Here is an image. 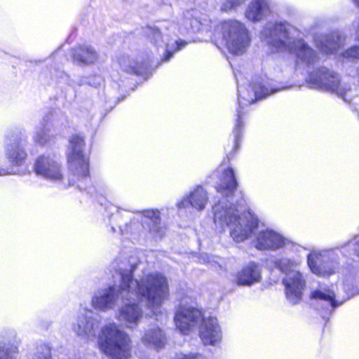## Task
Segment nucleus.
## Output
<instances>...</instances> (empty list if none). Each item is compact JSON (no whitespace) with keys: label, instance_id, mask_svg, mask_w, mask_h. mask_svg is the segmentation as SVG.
I'll list each match as a JSON object with an SVG mask.
<instances>
[{"label":"nucleus","instance_id":"17","mask_svg":"<svg viewBox=\"0 0 359 359\" xmlns=\"http://www.w3.org/2000/svg\"><path fill=\"white\" fill-rule=\"evenodd\" d=\"M160 211L158 210H145L140 216L142 222V227L148 233L149 238L157 241L165 234V228L161 225Z\"/></svg>","mask_w":359,"mask_h":359},{"label":"nucleus","instance_id":"25","mask_svg":"<svg viewBox=\"0 0 359 359\" xmlns=\"http://www.w3.org/2000/svg\"><path fill=\"white\" fill-rule=\"evenodd\" d=\"M141 341L147 347L159 350L164 347L166 338L165 333L159 327L152 326L142 334Z\"/></svg>","mask_w":359,"mask_h":359},{"label":"nucleus","instance_id":"22","mask_svg":"<svg viewBox=\"0 0 359 359\" xmlns=\"http://www.w3.org/2000/svg\"><path fill=\"white\" fill-rule=\"evenodd\" d=\"M273 8L271 0H252L245 11V17L252 22H259L269 16Z\"/></svg>","mask_w":359,"mask_h":359},{"label":"nucleus","instance_id":"28","mask_svg":"<svg viewBox=\"0 0 359 359\" xmlns=\"http://www.w3.org/2000/svg\"><path fill=\"white\" fill-rule=\"evenodd\" d=\"M74 60L79 64H93L97 60V54L94 48L88 45L74 50Z\"/></svg>","mask_w":359,"mask_h":359},{"label":"nucleus","instance_id":"5","mask_svg":"<svg viewBox=\"0 0 359 359\" xmlns=\"http://www.w3.org/2000/svg\"><path fill=\"white\" fill-rule=\"evenodd\" d=\"M98 344L111 359H129L130 357V339L115 323H109L102 327Z\"/></svg>","mask_w":359,"mask_h":359},{"label":"nucleus","instance_id":"39","mask_svg":"<svg viewBox=\"0 0 359 359\" xmlns=\"http://www.w3.org/2000/svg\"><path fill=\"white\" fill-rule=\"evenodd\" d=\"M14 172L13 170H6L5 169L1 168L0 169V175H6L8 174H13Z\"/></svg>","mask_w":359,"mask_h":359},{"label":"nucleus","instance_id":"4","mask_svg":"<svg viewBox=\"0 0 359 359\" xmlns=\"http://www.w3.org/2000/svg\"><path fill=\"white\" fill-rule=\"evenodd\" d=\"M285 88L286 87L284 86L274 87L269 80L264 79L256 82L253 86L250 87V92L244 87L238 86V102L239 107L237 109V119L233 130L234 135V151L237 150L239 146V139L243 126L242 116L244 112L242 110L244 107L254 103L257 100L265 98L271 94Z\"/></svg>","mask_w":359,"mask_h":359},{"label":"nucleus","instance_id":"12","mask_svg":"<svg viewBox=\"0 0 359 359\" xmlns=\"http://www.w3.org/2000/svg\"><path fill=\"white\" fill-rule=\"evenodd\" d=\"M187 299L184 297L181 300L175 316V325L183 334H187L191 329L199 325L204 318L201 311L193 306H187Z\"/></svg>","mask_w":359,"mask_h":359},{"label":"nucleus","instance_id":"34","mask_svg":"<svg viewBox=\"0 0 359 359\" xmlns=\"http://www.w3.org/2000/svg\"><path fill=\"white\" fill-rule=\"evenodd\" d=\"M215 259L216 260H215L214 257H210L208 255H205L201 256V257L200 258V262L203 263H207L210 266V267L217 269V267L221 266L219 264V261L221 260V259L219 257H216Z\"/></svg>","mask_w":359,"mask_h":359},{"label":"nucleus","instance_id":"42","mask_svg":"<svg viewBox=\"0 0 359 359\" xmlns=\"http://www.w3.org/2000/svg\"><path fill=\"white\" fill-rule=\"evenodd\" d=\"M357 78H358V80L359 81V68L357 70Z\"/></svg>","mask_w":359,"mask_h":359},{"label":"nucleus","instance_id":"45","mask_svg":"<svg viewBox=\"0 0 359 359\" xmlns=\"http://www.w3.org/2000/svg\"><path fill=\"white\" fill-rule=\"evenodd\" d=\"M116 263H114V265H116ZM114 268L115 269V268H116V266H114Z\"/></svg>","mask_w":359,"mask_h":359},{"label":"nucleus","instance_id":"21","mask_svg":"<svg viewBox=\"0 0 359 359\" xmlns=\"http://www.w3.org/2000/svg\"><path fill=\"white\" fill-rule=\"evenodd\" d=\"M261 273L259 264L251 262L236 273L235 282L240 286H251L261 281Z\"/></svg>","mask_w":359,"mask_h":359},{"label":"nucleus","instance_id":"3","mask_svg":"<svg viewBox=\"0 0 359 359\" xmlns=\"http://www.w3.org/2000/svg\"><path fill=\"white\" fill-rule=\"evenodd\" d=\"M299 31L287 22L269 23L261 32V39L271 52L292 53L298 66L313 67L318 60L316 51L299 39Z\"/></svg>","mask_w":359,"mask_h":359},{"label":"nucleus","instance_id":"40","mask_svg":"<svg viewBox=\"0 0 359 359\" xmlns=\"http://www.w3.org/2000/svg\"><path fill=\"white\" fill-rule=\"evenodd\" d=\"M354 26L356 28V31H355L356 37L359 40V20L354 22Z\"/></svg>","mask_w":359,"mask_h":359},{"label":"nucleus","instance_id":"7","mask_svg":"<svg viewBox=\"0 0 359 359\" xmlns=\"http://www.w3.org/2000/svg\"><path fill=\"white\" fill-rule=\"evenodd\" d=\"M216 35H221L229 52L233 55L243 54L250 45V37L245 27L237 20H225L217 25Z\"/></svg>","mask_w":359,"mask_h":359},{"label":"nucleus","instance_id":"26","mask_svg":"<svg viewBox=\"0 0 359 359\" xmlns=\"http://www.w3.org/2000/svg\"><path fill=\"white\" fill-rule=\"evenodd\" d=\"M5 154L13 166H21L27 156L24 144L16 140L6 146Z\"/></svg>","mask_w":359,"mask_h":359},{"label":"nucleus","instance_id":"20","mask_svg":"<svg viewBox=\"0 0 359 359\" xmlns=\"http://www.w3.org/2000/svg\"><path fill=\"white\" fill-rule=\"evenodd\" d=\"M209 198L208 192L201 186H197L190 191L189 194L184 196L177 203L179 209L186 208L191 206L197 211H203L208 203Z\"/></svg>","mask_w":359,"mask_h":359},{"label":"nucleus","instance_id":"10","mask_svg":"<svg viewBox=\"0 0 359 359\" xmlns=\"http://www.w3.org/2000/svg\"><path fill=\"white\" fill-rule=\"evenodd\" d=\"M84 147L83 137L73 135L69 140L67 161L74 175L87 180L89 177V158L83 151Z\"/></svg>","mask_w":359,"mask_h":359},{"label":"nucleus","instance_id":"14","mask_svg":"<svg viewBox=\"0 0 359 359\" xmlns=\"http://www.w3.org/2000/svg\"><path fill=\"white\" fill-rule=\"evenodd\" d=\"M293 243L278 232L266 229L259 231L254 240L255 247L260 250L276 251L293 246Z\"/></svg>","mask_w":359,"mask_h":359},{"label":"nucleus","instance_id":"18","mask_svg":"<svg viewBox=\"0 0 359 359\" xmlns=\"http://www.w3.org/2000/svg\"><path fill=\"white\" fill-rule=\"evenodd\" d=\"M353 296V294L347 292L346 298H341L339 293H336L334 286L331 287L326 286H320V287L311 294V298L319 301L323 304L327 310H333L336 307L341 305L346 299Z\"/></svg>","mask_w":359,"mask_h":359},{"label":"nucleus","instance_id":"35","mask_svg":"<svg viewBox=\"0 0 359 359\" xmlns=\"http://www.w3.org/2000/svg\"><path fill=\"white\" fill-rule=\"evenodd\" d=\"M346 245L353 251L355 255L359 257V234L355 236Z\"/></svg>","mask_w":359,"mask_h":359},{"label":"nucleus","instance_id":"23","mask_svg":"<svg viewBox=\"0 0 359 359\" xmlns=\"http://www.w3.org/2000/svg\"><path fill=\"white\" fill-rule=\"evenodd\" d=\"M317 48L323 53L332 54L337 53L344 45V37L339 33L321 34L314 39Z\"/></svg>","mask_w":359,"mask_h":359},{"label":"nucleus","instance_id":"24","mask_svg":"<svg viewBox=\"0 0 359 359\" xmlns=\"http://www.w3.org/2000/svg\"><path fill=\"white\" fill-rule=\"evenodd\" d=\"M183 25L185 30L191 29L193 32H211L212 21L207 17L198 18L197 11H187L184 14Z\"/></svg>","mask_w":359,"mask_h":359},{"label":"nucleus","instance_id":"38","mask_svg":"<svg viewBox=\"0 0 359 359\" xmlns=\"http://www.w3.org/2000/svg\"><path fill=\"white\" fill-rule=\"evenodd\" d=\"M88 79H89L88 77H81L77 81L76 84L79 86L88 85Z\"/></svg>","mask_w":359,"mask_h":359},{"label":"nucleus","instance_id":"37","mask_svg":"<svg viewBox=\"0 0 359 359\" xmlns=\"http://www.w3.org/2000/svg\"><path fill=\"white\" fill-rule=\"evenodd\" d=\"M88 86L92 87H97L100 84V81L101 80L100 77L98 76H93L92 77H88Z\"/></svg>","mask_w":359,"mask_h":359},{"label":"nucleus","instance_id":"11","mask_svg":"<svg viewBox=\"0 0 359 359\" xmlns=\"http://www.w3.org/2000/svg\"><path fill=\"white\" fill-rule=\"evenodd\" d=\"M33 168L36 176L50 182L62 183L65 179L62 163L54 155L39 156Z\"/></svg>","mask_w":359,"mask_h":359},{"label":"nucleus","instance_id":"16","mask_svg":"<svg viewBox=\"0 0 359 359\" xmlns=\"http://www.w3.org/2000/svg\"><path fill=\"white\" fill-rule=\"evenodd\" d=\"M119 297L120 285L118 289L115 285H111L95 292L92 297L91 304L95 309L107 311L117 305Z\"/></svg>","mask_w":359,"mask_h":359},{"label":"nucleus","instance_id":"9","mask_svg":"<svg viewBox=\"0 0 359 359\" xmlns=\"http://www.w3.org/2000/svg\"><path fill=\"white\" fill-rule=\"evenodd\" d=\"M175 28L174 24H170L168 27L159 29L156 27H149L145 33L150 42L157 48H165V53L162 58L163 62H168L173 55L184 48L187 42L182 40H175L170 38L168 32H173Z\"/></svg>","mask_w":359,"mask_h":359},{"label":"nucleus","instance_id":"13","mask_svg":"<svg viewBox=\"0 0 359 359\" xmlns=\"http://www.w3.org/2000/svg\"><path fill=\"white\" fill-rule=\"evenodd\" d=\"M101 318L92 310L82 309L76 322L72 324V330L79 336L94 339L100 327Z\"/></svg>","mask_w":359,"mask_h":359},{"label":"nucleus","instance_id":"29","mask_svg":"<svg viewBox=\"0 0 359 359\" xmlns=\"http://www.w3.org/2000/svg\"><path fill=\"white\" fill-rule=\"evenodd\" d=\"M270 262L273 264L276 269L284 273L285 276L292 271H297V268L300 264L298 260L287 257L274 258Z\"/></svg>","mask_w":359,"mask_h":359},{"label":"nucleus","instance_id":"6","mask_svg":"<svg viewBox=\"0 0 359 359\" xmlns=\"http://www.w3.org/2000/svg\"><path fill=\"white\" fill-rule=\"evenodd\" d=\"M306 83L309 88L331 92L345 102H351V89L349 85L341 83L339 75L326 67H320L309 72Z\"/></svg>","mask_w":359,"mask_h":359},{"label":"nucleus","instance_id":"43","mask_svg":"<svg viewBox=\"0 0 359 359\" xmlns=\"http://www.w3.org/2000/svg\"><path fill=\"white\" fill-rule=\"evenodd\" d=\"M120 230H121V231L122 233H123L124 230L122 229V227H121V226H120ZM125 231H126V232H127V231H128V229H125Z\"/></svg>","mask_w":359,"mask_h":359},{"label":"nucleus","instance_id":"32","mask_svg":"<svg viewBox=\"0 0 359 359\" xmlns=\"http://www.w3.org/2000/svg\"><path fill=\"white\" fill-rule=\"evenodd\" d=\"M18 352L15 346H0V359H16V354Z\"/></svg>","mask_w":359,"mask_h":359},{"label":"nucleus","instance_id":"8","mask_svg":"<svg viewBox=\"0 0 359 359\" xmlns=\"http://www.w3.org/2000/svg\"><path fill=\"white\" fill-rule=\"evenodd\" d=\"M341 248L313 250L307 256V263L311 272L318 276L328 277L336 273L339 268Z\"/></svg>","mask_w":359,"mask_h":359},{"label":"nucleus","instance_id":"1","mask_svg":"<svg viewBox=\"0 0 359 359\" xmlns=\"http://www.w3.org/2000/svg\"><path fill=\"white\" fill-rule=\"evenodd\" d=\"M139 264L135 257L121 261L114 278L120 280L122 305L116 314V319L125 327L135 329L144 316L140 301H144L158 320L161 304L169 296L167 278L161 273L144 274L140 280L133 279V272Z\"/></svg>","mask_w":359,"mask_h":359},{"label":"nucleus","instance_id":"27","mask_svg":"<svg viewBox=\"0 0 359 359\" xmlns=\"http://www.w3.org/2000/svg\"><path fill=\"white\" fill-rule=\"evenodd\" d=\"M121 68L129 73L137 75L142 74L148 69V63L146 62H140L137 59L131 57L128 55H123L119 59Z\"/></svg>","mask_w":359,"mask_h":359},{"label":"nucleus","instance_id":"15","mask_svg":"<svg viewBox=\"0 0 359 359\" xmlns=\"http://www.w3.org/2000/svg\"><path fill=\"white\" fill-rule=\"evenodd\" d=\"M283 283L287 300L292 304L299 303L306 287V280L302 273L299 271H292L283 278Z\"/></svg>","mask_w":359,"mask_h":359},{"label":"nucleus","instance_id":"44","mask_svg":"<svg viewBox=\"0 0 359 359\" xmlns=\"http://www.w3.org/2000/svg\"><path fill=\"white\" fill-rule=\"evenodd\" d=\"M111 230H112L113 231H114V227H111Z\"/></svg>","mask_w":359,"mask_h":359},{"label":"nucleus","instance_id":"30","mask_svg":"<svg viewBox=\"0 0 359 359\" xmlns=\"http://www.w3.org/2000/svg\"><path fill=\"white\" fill-rule=\"evenodd\" d=\"M33 138L35 142L41 145L46 144L50 138L49 135V129H48L46 127L37 129Z\"/></svg>","mask_w":359,"mask_h":359},{"label":"nucleus","instance_id":"41","mask_svg":"<svg viewBox=\"0 0 359 359\" xmlns=\"http://www.w3.org/2000/svg\"><path fill=\"white\" fill-rule=\"evenodd\" d=\"M358 7H359V0H353Z\"/></svg>","mask_w":359,"mask_h":359},{"label":"nucleus","instance_id":"31","mask_svg":"<svg viewBox=\"0 0 359 359\" xmlns=\"http://www.w3.org/2000/svg\"><path fill=\"white\" fill-rule=\"evenodd\" d=\"M32 359H51L50 348L46 344L39 346Z\"/></svg>","mask_w":359,"mask_h":359},{"label":"nucleus","instance_id":"36","mask_svg":"<svg viewBox=\"0 0 359 359\" xmlns=\"http://www.w3.org/2000/svg\"><path fill=\"white\" fill-rule=\"evenodd\" d=\"M246 0H230L226 4H224L222 9L228 11L236 8L237 6L243 4Z\"/></svg>","mask_w":359,"mask_h":359},{"label":"nucleus","instance_id":"2","mask_svg":"<svg viewBox=\"0 0 359 359\" xmlns=\"http://www.w3.org/2000/svg\"><path fill=\"white\" fill-rule=\"evenodd\" d=\"M232 168L224 170L215 189L222 198L212 206L213 220L216 228L229 235L236 243H241L253 233L258 226L257 218L241 204L233 203V196L237 188Z\"/></svg>","mask_w":359,"mask_h":359},{"label":"nucleus","instance_id":"33","mask_svg":"<svg viewBox=\"0 0 359 359\" xmlns=\"http://www.w3.org/2000/svg\"><path fill=\"white\" fill-rule=\"evenodd\" d=\"M344 58L348 60L359 59V46H353L342 53Z\"/></svg>","mask_w":359,"mask_h":359},{"label":"nucleus","instance_id":"19","mask_svg":"<svg viewBox=\"0 0 359 359\" xmlns=\"http://www.w3.org/2000/svg\"><path fill=\"white\" fill-rule=\"evenodd\" d=\"M199 334L204 345L215 346L222 339V331L216 318H203L200 324Z\"/></svg>","mask_w":359,"mask_h":359}]
</instances>
